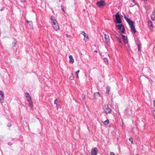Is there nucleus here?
Masks as SVG:
<instances>
[{
  "label": "nucleus",
  "instance_id": "1",
  "mask_svg": "<svg viewBox=\"0 0 155 155\" xmlns=\"http://www.w3.org/2000/svg\"><path fill=\"white\" fill-rule=\"evenodd\" d=\"M124 18L126 20L129 25L130 26L131 31L135 33L136 32V30L135 28V26L134 25V22L131 20L130 19L127 18L125 15H124Z\"/></svg>",
  "mask_w": 155,
  "mask_h": 155
},
{
  "label": "nucleus",
  "instance_id": "2",
  "mask_svg": "<svg viewBox=\"0 0 155 155\" xmlns=\"http://www.w3.org/2000/svg\"><path fill=\"white\" fill-rule=\"evenodd\" d=\"M115 19L114 21L115 23L121 24L122 23V21L119 15V12H117L115 15Z\"/></svg>",
  "mask_w": 155,
  "mask_h": 155
},
{
  "label": "nucleus",
  "instance_id": "3",
  "mask_svg": "<svg viewBox=\"0 0 155 155\" xmlns=\"http://www.w3.org/2000/svg\"><path fill=\"white\" fill-rule=\"evenodd\" d=\"M116 27L118 30H120L122 34L124 33L125 31V29L124 27L122 24H121L120 25H116Z\"/></svg>",
  "mask_w": 155,
  "mask_h": 155
},
{
  "label": "nucleus",
  "instance_id": "4",
  "mask_svg": "<svg viewBox=\"0 0 155 155\" xmlns=\"http://www.w3.org/2000/svg\"><path fill=\"white\" fill-rule=\"evenodd\" d=\"M97 6L99 7H103L105 5L104 1H98L96 3Z\"/></svg>",
  "mask_w": 155,
  "mask_h": 155
},
{
  "label": "nucleus",
  "instance_id": "5",
  "mask_svg": "<svg viewBox=\"0 0 155 155\" xmlns=\"http://www.w3.org/2000/svg\"><path fill=\"white\" fill-rule=\"evenodd\" d=\"M105 109L104 112L106 114H110L111 112V110L109 108L108 105H106L104 106Z\"/></svg>",
  "mask_w": 155,
  "mask_h": 155
},
{
  "label": "nucleus",
  "instance_id": "6",
  "mask_svg": "<svg viewBox=\"0 0 155 155\" xmlns=\"http://www.w3.org/2000/svg\"><path fill=\"white\" fill-rule=\"evenodd\" d=\"M4 95L3 92L0 90V101L1 103L4 102Z\"/></svg>",
  "mask_w": 155,
  "mask_h": 155
},
{
  "label": "nucleus",
  "instance_id": "7",
  "mask_svg": "<svg viewBox=\"0 0 155 155\" xmlns=\"http://www.w3.org/2000/svg\"><path fill=\"white\" fill-rule=\"evenodd\" d=\"M97 149L96 147H95L91 150V153L92 155H97Z\"/></svg>",
  "mask_w": 155,
  "mask_h": 155
},
{
  "label": "nucleus",
  "instance_id": "8",
  "mask_svg": "<svg viewBox=\"0 0 155 155\" xmlns=\"http://www.w3.org/2000/svg\"><path fill=\"white\" fill-rule=\"evenodd\" d=\"M104 38L105 39V41L107 44H109L110 43V39L108 35L107 34H104Z\"/></svg>",
  "mask_w": 155,
  "mask_h": 155
},
{
  "label": "nucleus",
  "instance_id": "9",
  "mask_svg": "<svg viewBox=\"0 0 155 155\" xmlns=\"http://www.w3.org/2000/svg\"><path fill=\"white\" fill-rule=\"evenodd\" d=\"M81 33L84 35V40L85 41H88V37L87 35L84 31H81Z\"/></svg>",
  "mask_w": 155,
  "mask_h": 155
},
{
  "label": "nucleus",
  "instance_id": "10",
  "mask_svg": "<svg viewBox=\"0 0 155 155\" xmlns=\"http://www.w3.org/2000/svg\"><path fill=\"white\" fill-rule=\"evenodd\" d=\"M25 96L27 101L29 102L31 101V99L30 94L27 92L25 93Z\"/></svg>",
  "mask_w": 155,
  "mask_h": 155
},
{
  "label": "nucleus",
  "instance_id": "11",
  "mask_svg": "<svg viewBox=\"0 0 155 155\" xmlns=\"http://www.w3.org/2000/svg\"><path fill=\"white\" fill-rule=\"evenodd\" d=\"M51 22L52 26L58 24L56 20L55 19H54V17L53 16H51Z\"/></svg>",
  "mask_w": 155,
  "mask_h": 155
},
{
  "label": "nucleus",
  "instance_id": "12",
  "mask_svg": "<svg viewBox=\"0 0 155 155\" xmlns=\"http://www.w3.org/2000/svg\"><path fill=\"white\" fill-rule=\"evenodd\" d=\"M100 94L98 92H96L94 93L93 95V97L94 99H97L98 97H100Z\"/></svg>",
  "mask_w": 155,
  "mask_h": 155
},
{
  "label": "nucleus",
  "instance_id": "13",
  "mask_svg": "<svg viewBox=\"0 0 155 155\" xmlns=\"http://www.w3.org/2000/svg\"><path fill=\"white\" fill-rule=\"evenodd\" d=\"M122 38L123 40V41L125 43H127L128 42V41L127 40V37L123 35H122Z\"/></svg>",
  "mask_w": 155,
  "mask_h": 155
},
{
  "label": "nucleus",
  "instance_id": "14",
  "mask_svg": "<svg viewBox=\"0 0 155 155\" xmlns=\"http://www.w3.org/2000/svg\"><path fill=\"white\" fill-rule=\"evenodd\" d=\"M52 27L54 29L56 30V31H57L59 29V26L58 25V24L52 25Z\"/></svg>",
  "mask_w": 155,
  "mask_h": 155
},
{
  "label": "nucleus",
  "instance_id": "15",
  "mask_svg": "<svg viewBox=\"0 0 155 155\" xmlns=\"http://www.w3.org/2000/svg\"><path fill=\"white\" fill-rule=\"evenodd\" d=\"M26 21L28 23V24L30 26V28H33V24L32 22L31 21H28V20H26Z\"/></svg>",
  "mask_w": 155,
  "mask_h": 155
},
{
  "label": "nucleus",
  "instance_id": "16",
  "mask_svg": "<svg viewBox=\"0 0 155 155\" xmlns=\"http://www.w3.org/2000/svg\"><path fill=\"white\" fill-rule=\"evenodd\" d=\"M69 63H73L74 62V60L73 58V57L71 55H70L69 56Z\"/></svg>",
  "mask_w": 155,
  "mask_h": 155
},
{
  "label": "nucleus",
  "instance_id": "17",
  "mask_svg": "<svg viewBox=\"0 0 155 155\" xmlns=\"http://www.w3.org/2000/svg\"><path fill=\"white\" fill-rule=\"evenodd\" d=\"M151 18L153 21L155 20V12H153L151 15Z\"/></svg>",
  "mask_w": 155,
  "mask_h": 155
},
{
  "label": "nucleus",
  "instance_id": "18",
  "mask_svg": "<svg viewBox=\"0 0 155 155\" xmlns=\"http://www.w3.org/2000/svg\"><path fill=\"white\" fill-rule=\"evenodd\" d=\"M110 87L109 86H107L106 87V93L109 94V93L110 91Z\"/></svg>",
  "mask_w": 155,
  "mask_h": 155
},
{
  "label": "nucleus",
  "instance_id": "19",
  "mask_svg": "<svg viewBox=\"0 0 155 155\" xmlns=\"http://www.w3.org/2000/svg\"><path fill=\"white\" fill-rule=\"evenodd\" d=\"M148 25L149 27H152L153 25L152 21L150 20H149L148 21Z\"/></svg>",
  "mask_w": 155,
  "mask_h": 155
},
{
  "label": "nucleus",
  "instance_id": "20",
  "mask_svg": "<svg viewBox=\"0 0 155 155\" xmlns=\"http://www.w3.org/2000/svg\"><path fill=\"white\" fill-rule=\"evenodd\" d=\"M29 104L30 105V107L31 108H32L33 107V103L31 101L29 102Z\"/></svg>",
  "mask_w": 155,
  "mask_h": 155
},
{
  "label": "nucleus",
  "instance_id": "21",
  "mask_svg": "<svg viewBox=\"0 0 155 155\" xmlns=\"http://www.w3.org/2000/svg\"><path fill=\"white\" fill-rule=\"evenodd\" d=\"M109 123V120L108 119L106 120L104 122V125H106Z\"/></svg>",
  "mask_w": 155,
  "mask_h": 155
},
{
  "label": "nucleus",
  "instance_id": "22",
  "mask_svg": "<svg viewBox=\"0 0 155 155\" xmlns=\"http://www.w3.org/2000/svg\"><path fill=\"white\" fill-rule=\"evenodd\" d=\"M104 60L105 63H106L107 64H108V60L107 58H104Z\"/></svg>",
  "mask_w": 155,
  "mask_h": 155
},
{
  "label": "nucleus",
  "instance_id": "23",
  "mask_svg": "<svg viewBox=\"0 0 155 155\" xmlns=\"http://www.w3.org/2000/svg\"><path fill=\"white\" fill-rule=\"evenodd\" d=\"M152 114H153V116L154 119H155V110L152 111Z\"/></svg>",
  "mask_w": 155,
  "mask_h": 155
},
{
  "label": "nucleus",
  "instance_id": "24",
  "mask_svg": "<svg viewBox=\"0 0 155 155\" xmlns=\"http://www.w3.org/2000/svg\"><path fill=\"white\" fill-rule=\"evenodd\" d=\"M80 71L79 70H78L75 73L76 74H77V78H79V76L78 75V74L79 72Z\"/></svg>",
  "mask_w": 155,
  "mask_h": 155
},
{
  "label": "nucleus",
  "instance_id": "25",
  "mask_svg": "<svg viewBox=\"0 0 155 155\" xmlns=\"http://www.w3.org/2000/svg\"><path fill=\"white\" fill-rule=\"evenodd\" d=\"M74 76L71 75L69 79L71 80H72L74 79Z\"/></svg>",
  "mask_w": 155,
  "mask_h": 155
},
{
  "label": "nucleus",
  "instance_id": "26",
  "mask_svg": "<svg viewBox=\"0 0 155 155\" xmlns=\"http://www.w3.org/2000/svg\"><path fill=\"white\" fill-rule=\"evenodd\" d=\"M54 104L56 105H57V104H58V101L57 99H56L54 101Z\"/></svg>",
  "mask_w": 155,
  "mask_h": 155
},
{
  "label": "nucleus",
  "instance_id": "27",
  "mask_svg": "<svg viewBox=\"0 0 155 155\" xmlns=\"http://www.w3.org/2000/svg\"><path fill=\"white\" fill-rule=\"evenodd\" d=\"M117 40L118 41L119 43H120L121 44H122L121 40L119 38H118Z\"/></svg>",
  "mask_w": 155,
  "mask_h": 155
},
{
  "label": "nucleus",
  "instance_id": "28",
  "mask_svg": "<svg viewBox=\"0 0 155 155\" xmlns=\"http://www.w3.org/2000/svg\"><path fill=\"white\" fill-rule=\"evenodd\" d=\"M13 43H14L13 46L15 47L17 45V42L15 41H14Z\"/></svg>",
  "mask_w": 155,
  "mask_h": 155
},
{
  "label": "nucleus",
  "instance_id": "29",
  "mask_svg": "<svg viewBox=\"0 0 155 155\" xmlns=\"http://www.w3.org/2000/svg\"><path fill=\"white\" fill-rule=\"evenodd\" d=\"M129 140L131 142L132 144L133 143V139L132 138H130L129 139Z\"/></svg>",
  "mask_w": 155,
  "mask_h": 155
},
{
  "label": "nucleus",
  "instance_id": "30",
  "mask_svg": "<svg viewBox=\"0 0 155 155\" xmlns=\"http://www.w3.org/2000/svg\"><path fill=\"white\" fill-rule=\"evenodd\" d=\"M137 45V47H138V50L139 51H140V46L138 44Z\"/></svg>",
  "mask_w": 155,
  "mask_h": 155
},
{
  "label": "nucleus",
  "instance_id": "31",
  "mask_svg": "<svg viewBox=\"0 0 155 155\" xmlns=\"http://www.w3.org/2000/svg\"><path fill=\"white\" fill-rule=\"evenodd\" d=\"M66 37H67V38H71V35H68V34H66Z\"/></svg>",
  "mask_w": 155,
  "mask_h": 155
},
{
  "label": "nucleus",
  "instance_id": "32",
  "mask_svg": "<svg viewBox=\"0 0 155 155\" xmlns=\"http://www.w3.org/2000/svg\"><path fill=\"white\" fill-rule=\"evenodd\" d=\"M82 99H83V100H84L85 99V96L84 95V94H82Z\"/></svg>",
  "mask_w": 155,
  "mask_h": 155
},
{
  "label": "nucleus",
  "instance_id": "33",
  "mask_svg": "<svg viewBox=\"0 0 155 155\" xmlns=\"http://www.w3.org/2000/svg\"><path fill=\"white\" fill-rule=\"evenodd\" d=\"M62 5H61V8H62V10L63 11V12L65 13V11H64V7H62Z\"/></svg>",
  "mask_w": 155,
  "mask_h": 155
},
{
  "label": "nucleus",
  "instance_id": "34",
  "mask_svg": "<svg viewBox=\"0 0 155 155\" xmlns=\"http://www.w3.org/2000/svg\"><path fill=\"white\" fill-rule=\"evenodd\" d=\"M153 105L154 107V108H155V100L153 101Z\"/></svg>",
  "mask_w": 155,
  "mask_h": 155
},
{
  "label": "nucleus",
  "instance_id": "35",
  "mask_svg": "<svg viewBox=\"0 0 155 155\" xmlns=\"http://www.w3.org/2000/svg\"><path fill=\"white\" fill-rule=\"evenodd\" d=\"M110 155H115L114 153L113 152L110 153Z\"/></svg>",
  "mask_w": 155,
  "mask_h": 155
},
{
  "label": "nucleus",
  "instance_id": "36",
  "mask_svg": "<svg viewBox=\"0 0 155 155\" xmlns=\"http://www.w3.org/2000/svg\"><path fill=\"white\" fill-rule=\"evenodd\" d=\"M56 108H57V109H58V104H57V105H56Z\"/></svg>",
  "mask_w": 155,
  "mask_h": 155
},
{
  "label": "nucleus",
  "instance_id": "37",
  "mask_svg": "<svg viewBox=\"0 0 155 155\" xmlns=\"http://www.w3.org/2000/svg\"><path fill=\"white\" fill-rule=\"evenodd\" d=\"M4 10V8H1V9H0V11H3Z\"/></svg>",
  "mask_w": 155,
  "mask_h": 155
},
{
  "label": "nucleus",
  "instance_id": "38",
  "mask_svg": "<svg viewBox=\"0 0 155 155\" xmlns=\"http://www.w3.org/2000/svg\"><path fill=\"white\" fill-rule=\"evenodd\" d=\"M94 52H95V53H97V51H96V50L94 51Z\"/></svg>",
  "mask_w": 155,
  "mask_h": 155
},
{
  "label": "nucleus",
  "instance_id": "39",
  "mask_svg": "<svg viewBox=\"0 0 155 155\" xmlns=\"http://www.w3.org/2000/svg\"><path fill=\"white\" fill-rule=\"evenodd\" d=\"M116 37L117 38V39H118V38H119V35L118 36H116Z\"/></svg>",
  "mask_w": 155,
  "mask_h": 155
},
{
  "label": "nucleus",
  "instance_id": "40",
  "mask_svg": "<svg viewBox=\"0 0 155 155\" xmlns=\"http://www.w3.org/2000/svg\"><path fill=\"white\" fill-rule=\"evenodd\" d=\"M8 127H10L11 126V125L10 124L9 125H8Z\"/></svg>",
  "mask_w": 155,
  "mask_h": 155
},
{
  "label": "nucleus",
  "instance_id": "41",
  "mask_svg": "<svg viewBox=\"0 0 155 155\" xmlns=\"http://www.w3.org/2000/svg\"><path fill=\"white\" fill-rule=\"evenodd\" d=\"M138 155V154H137V155Z\"/></svg>",
  "mask_w": 155,
  "mask_h": 155
}]
</instances>
